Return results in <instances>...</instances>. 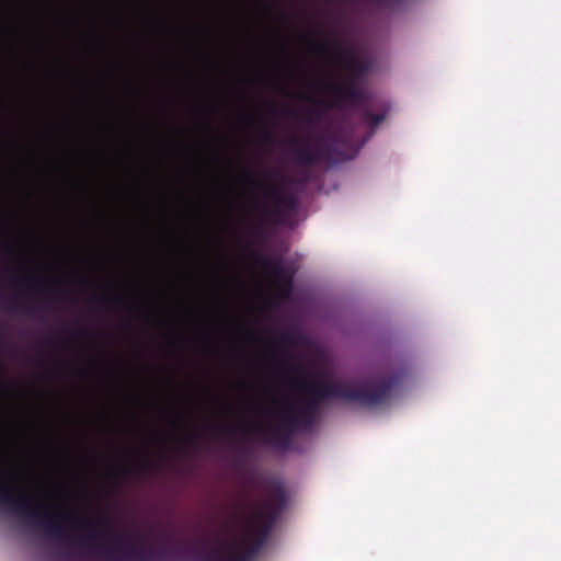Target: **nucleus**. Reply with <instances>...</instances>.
Wrapping results in <instances>:
<instances>
[{
  "label": "nucleus",
  "instance_id": "obj_14",
  "mask_svg": "<svg viewBox=\"0 0 561 561\" xmlns=\"http://www.w3.org/2000/svg\"><path fill=\"white\" fill-rule=\"evenodd\" d=\"M262 141L265 146H271L274 144V136L270 130L264 131Z\"/></svg>",
  "mask_w": 561,
  "mask_h": 561
},
{
  "label": "nucleus",
  "instance_id": "obj_12",
  "mask_svg": "<svg viewBox=\"0 0 561 561\" xmlns=\"http://www.w3.org/2000/svg\"><path fill=\"white\" fill-rule=\"evenodd\" d=\"M111 302H115V304H121L122 302V299L117 298L115 300H111L108 298H103V299H94L93 300V304L96 306V307H105L107 305H110Z\"/></svg>",
  "mask_w": 561,
  "mask_h": 561
},
{
  "label": "nucleus",
  "instance_id": "obj_4",
  "mask_svg": "<svg viewBox=\"0 0 561 561\" xmlns=\"http://www.w3.org/2000/svg\"><path fill=\"white\" fill-rule=\"evenodd\" d=\"M250 184L260 191L266 199L273 202V207L259 203L256 209L266 218L275 222H282L286 217L295 213L298 208V198L287 192H283L280 186L271 181L251 180Z\"/></svg>",
  "mask_w": 561,
  "mask_h": 561
},
{
  "label": "nucleus",
  "instance_id": "obj_11",
  "mask_svg": "<svg viewBox=\"0 0 561 561\" xmlns=\"http://www.w3.org/2000/svg\"><path fill=\"white\" fill-rule=\"evenodd\" d=\"M197 439L198 433L196 431H190L186 433L181 443L184 447H195Z\"/></svg>",
  "mask_w": 561,
  "mask_h": 561
},
{
  "label": "nucleus",
  "instance_id": "obj_16",
  "mask_svg": "<svg viewBox=\"0 0 561 561\" xmlns=\"http://www.w3.org/2000/svg\"><path fill=\"white\" fill-rule=\"evenodd\" d=\"M286 115H295V113L293 111H287Z\"/></svg>",
  "mask_w": 561,
  "mask_h": 561
},
{
  "label": "nucleus",
  "instance_id": "obj_18",
  "mask_svg": "<svg viewBox=\"0 0 561 561\" xmlns=\"http://www.w3.org/2000/svg\"><path fill=\"white\" fill-rule=\"evenodd\" d=\"M228 431H230L229 428H224L221 432L222 433H227Z\"/></svg>",
  "mask_w": 561,
  "mask_h": 561
},
{
  "label": "nucleus",
  "instance_id": "obj_7",
  "mask_svg": "<svg viewBox=\"0 0 561 561\" xmlns=\"http://www.w3.org/2000/svg\"><path fill=\"white\" fill-rule=\"evenodd\" d=\"M11 283L16 288H21L23 284H26L30 288L35 289L38 296H43L45 294L44 282L34 276H27L24 280H20L16 277H11Z\"/></svg>",
  "mask_w": 561,
  "mask_h": 561
},
{
  "label": "nucleus",
  "instance_id": "obj_9",
  "mask_svg": "<svg viewBox=\"0 0 561 561\" xmlns=\"http://www.w3.org/2000/svg\"><path fill=\"white\" fill-rule=\"evenodd\" d=\"M379 9H393L400 7L404 0H368Z\"/></svg>",
  "mask_w": 561,
  "mask_h": 561
},
{
  "label": "nucleus",
  "instance_id": "obj_15",
  "mask_svg": "<svg viewBox=\"0 0 561 561\" xmlns=\"http://www.w3.org/2000/svg\"><path fill=\"white\" fill-rule=\"evenodd\" d=\"M12 309H19V310H22L23 312L27 313V314H33L34 313V309L26 306L25 304H22V302H18L15 304V306L12 308Z\"/></svg>",
  "mask_w": 561,
  "mask_h": 561
},
{
  "label": "nucleus",
  "instance_id": "obj_8",
  "mask_svg": "<svg viewBox=\"0 0 561 561\" xmlns=\"http://www.w3.org/2000/svg\"><path fill=\"white\" fill-rule=\"evenodd\" d=\"M363 118L370 124L373 128L377 127L386 118L385 113L374 114L369 110L363 111Z\"/></svg>",
  "mask_w": 561,
  "mask_h": 561
},
{
  "label": "nucleus",
  "instance_id": "obj_10",
  "mask_svg": "<svg viewBox=\"0 0 561 561\" xmlns=\"http://www.w3.org/2000/svg\"><path fill=\"white\" fill-rule=\"evenodd\" d=\"M277 342L283 346H290L297 342V334L291 332H283L277 335Z\"/></svg>",
  "mask_w": 561,
  "mask_h": 561
},
{
  "label": "nucleus",
  "instance_id": "obj_3",
  "mask_svg": "<svg viewBox=\"0 0 561 561\" xmlns=\"http://www.w3.org/2000/svg\"><path fill=\"white\" fill-rule=\"evenodd\" d=\"M313 47L346 71L344 82L328 84L335 100L333 105H358L364 102L366 96L360 83L370 69V61L359 56L355 48L345 47L340 42L316 43Z\"/></svg>",
  "mask_w": 561,
  "mask_h": 561
},
{
  "label": "nucleus",
  "instance_id": "obj_17",
  "mask_svg": "<svg viewBox=\"0 0 561 561\" xmlns=\"http://www.w3.org/2000/svg\"><path fill=\"white\" fill-rule=\"evenodd\" d=\"M331 149H332V147H331V146H328V147H327V151H328V152H330V151H331Z\"/></svg>",
  "mask_w": 561,
  "mask_h": 561
},
{
  "label": "nucleus",
  "instance_id": "obj_2",
  "mask_svg": "<svg viewBox=\"0 0 561 561\" xmlns=\"http://www.w3.org/2000/svg\"><path fill=\"white\" fill-rule=\"evenodd\" d=\"M263 490L268 497L262 505L254 506L251 513L248 512L250 505H243L244 518L251 525L249 542L226 540L220 549H215L202 541L193 549L196 561H253L256 558L287 503V493L280 481L270 479L264 482Z\"/></svg>",
  "mask_w": 561,
  "mask_h": 561
},
{
  "label": "nucleus",
  "instance_id": "obj_5",
  "mask_svg": "<svg viewBox=\"0 0 561 561\" xmlns=\"http://www.w3.org/2000/svg\"><path fill=\"white\" fill-rule=\"evenodd\" d=\"M285 145L291 157L301 167H312L325 157L321 138L312 144L309 139L291 136Z\"/></svg>",
  "mask_w": 561,
  "mask_h": 561
},
{
  "label": "nucleus",
  "instance_id": "obj_13",
  "mask_svg": "<svg viewBox=\"0 0 561 561\" xmlns=\"http://www.w3.org/2000/svg\"><path fill=\"white\" fill-rule=\"evenodd\" d=\"M280 362L283 364H288V368L291 373H298L299 368L296 364H294L288 357L282 356Z\"/></svg>",
  "mask_w": 561,
  "mask_h": 561
},
{
  "label": "nucleus",
  "instance_id": "obj_19",
  "mask_svg": "<svg viewBox=\"0 0 561 561\" xmlns=\"http://www.w3.org/2000/svg\"><path fill=\"white\" fill-rule=\"evenodd\" d=\"M251 336L254 337V339L257 337L256 334H254V333H251Z\"/></svg>",
  "mask_w": 561,
  "mask_h": 561
},
{
  "label": "nucleus",
  "instance_id": "obj_6",
  "mask_svg": "<svg viewBox=\"0 0 561 561\" xmlns=\"http://www.w3.org/2000/svg\"><path fill=\"white\" fill-rule=\"evenodd\" d=\"M257 261L264 271L271 275L280 297H288L293 288V275L286 272L282 260L279 257L270 259L267 256H259Z\"/></svg>",
  "mask_w": 561,
  "mask_h": 561
},
{
  "label": "nucleus",
  "instance_id": "obj_1",
  "mask_svg": "<svg viewBox=\"0 0 561 561\" xmlns=\"http://www.w3.org/2000/svg\"><path fill=\"white\" fill-rule=\"evenodd\" d=\"M403 377L401 370L378 373L359 387H353L350 382L293 378L290 386L300 392V401L287 402L282 409L275 410L276 421L255 426V433L264 445L286 448L301 425H311L321 402L337 399L363 408L381 407L391 399Z\"/></svg>",
  "mask_w": 561,
  "mask_h": 561
}]
</instances>
